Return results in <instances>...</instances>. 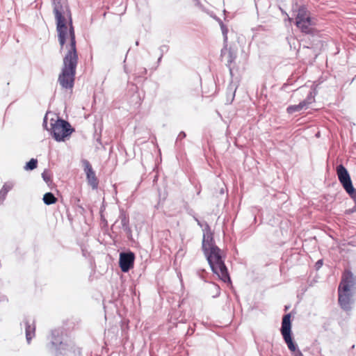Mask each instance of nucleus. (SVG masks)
I'll return each instance as SVG.
<instances>
[{
    "mask_svg": "<svg viewBox=\"0 0 356 356\" xmlns=\"http://www.w3.org/2000/svg\"><path fill=\"white\" fill-rule=\"evenodd\" d=\"M56 21V29L61 50L65 51L63 65L58 76L62 88L71 89L74 86L78 54L71 13L67 6L60 0H51Z\"/></svg>",
    "mask_w": 356,
    "mask_h": 356,
    "instance_id": "obj_1",
    "label": "nucleus"
},
{
    "mask_svg": "<svg viewBox=\"0 0 356 356\" xmlns=\"http://www.w3.org/2000/svg\"><path fill=\"white\" fill-rule=\"evenodd\" d=\"M202 249L213 273L222 282H230V277L224 263L222 251L214 244L209 231L204 234Z\"/></svg>",
    "mask_w": 356,
    "mask_h": 356,
    "instance_id": "obj_2",
    "label": "nucleus"
},
{
    "mask_svg": "<svg viewBox=\"0 0 356 356\" xmlns=\"http://www.w3.org/2000/svg\"><path fill=\"white\" fill-rule=\"evenodd\" d=\"M339 303L345 311H350L354 303L356 293V277L349 271L343 273L338 288Z\"/></svg>",
    "mask_w": 356,
    "mask_h": 356,
    "instance_id": "obj_3",
    "label": "nucleus"
},
{
    "mask_svg": "<svg viewBox=\"0 0 356 356\" xmlns=\"http://www.w3.org/2000/svg\"><path fill=\"white\" fill-rule=\"evenodd\" d=\"M51 342L55 356H76L81 353L79 348L75 347L73 342L62 330L57 329L52 331Z\"/></svg>",
    "mask_w": 356,
    "mask_h": 356,
    "instance_id": "obj_4",
    "label": "nucleus"
},
{
    "mask_svg": "<svg viewBox=\"0 0 356 356\" xmlns=\"http://www.w3.org/2000/svg\"><path fill=\"white\" fill-rule=\"evenodd\" d=\"M281 333L289 349L294 353L293 356H303L301 351L296 349V345L292 340L291 315L289 314L284 315L282 318Z\"/></svg>",
    "mask_w": 356,
    "mask_h": 356,
    "instance_id": "obj_5",
    "label": "nucleus"
},
{
    "mask_svg": "<svg viewBox=\"0 0 356 356\" xmlns=\"http://www.w3.org/2000/svg\"><path fill=\"white\" fill-rule=\"evenodd\" d=\"M296 25L303 33H312L314 22L306 8L302 6L298 8L296 17Z\"/></svg>",
    "mask_w": 356,
    "mask_h": 356,
    "instance_id": "obj_6",
    "label": "nucleus"
},
{
    "mask_svg": "<svg viewBox=\"0 0 356 356\" xmlns=\"http://www.w3.org/2000/svg\"><path fill=\"white\" fill-rule=\"evenodd\" d=\"M51 126V134L56 141L64 140L65 138L71 134L70 124L63 120L52 119Z\"/></svg>",
    "mask_w": 356,
    "mask_h": 356,
    "instance_id": "obj_7",
    "label": "nucleus"
},
{
    "mask_svg": "<svg viewBox=\"0 0 356 356\" xmlns=\"http://www.w3.org/2000/svg\"><path fill=\"white\" fill-rule=\"evenodd\" d=\"M337 174L340 183L347 193L352 197H355L356 190L353 186L350 175L346 168L343 165H338L337 167Z\"/></svg>",
    "mask_w": 356,
    "mask_h": 356,
    "instance_id": "obj_8",
    "label": "nucleus"
},
{
    "mask_svg": "<svg viewBox=\"0 0 356 356\" xmlns=\"http://www.w3.org/2000/svg\"><path fill=\"white\" fill-rule=\"evenodd\" d=\"M134 261V254L132 252L121 253L120 254V266L122 271L126 273L133 267Z\"/></svg>",
    "mask_w": 356,
    "mask_h": 356,
    "instance_id": "obj_9",
    "label": "nucleus"
},
{
    "mask_svg": "<svg viewBox=\"0 0 356 356\" xmlns=\"http://www.w3.org/2000/svg\"><path fill=\"white\" fill-rule=\"evenodd\" d=\"M83 163L84 166V171L86 174L88 183L92 187V188H96L97 187L98 182L95 173L93 171L91 165L87 160H84L83 161Z\"/></svg>",
    "mask_w": 356,
    "mask_h": 356,
    "instance_id": "obj_10",
    "label": "nucleus"
},
{
    "mask_svg": "<svg viewBox=\"0 0 356 356\" xmlns=\"http://www.w3.org/2000/svg\"><path fill=\"white\" fill-rule=\"evenodd\" d=\"M24 324L26 330V338L27 342L30 343V341L34 337L35 334V325L33 324V321H31V319H26L24 322Z\"/></svg>",
    "mask_w": 356,
    "mask_h": 356,
    "instance_id": "obj_11",
    "label": "nucleus"
},
{
    "mask_svg": "<svg viewBox=\"0 0 356 356\" xmlns=\"http://www.w3.org/2000/svg\"><path fill=\"white\" fill-rule=\"evenodd\" d=\"M42 200L44 203L47 205L53 204L57 201V198L51 193H45Z\"/></svg>",
    "mask_w": 356,
    "mask_h": 356,
    "instance_id": "obj_12",
    "label": "nucleus"
},
{
    "mask_svg": "<svg viewBox=\"0 0 356 356\" xmlns=\"http://www.w3.org/2000/svg\"><path fill=\"white\" fill-rule=\"evenodd\" d=\"M316 92L314 90H310L307 95L306 99L302 102V103H305V109L308 108V106L314 102Z\"/></svg>",
    "mask_w": 356,
    "mask_h": 356,
    "instance_id": "obj_13",
    "label": "nucleus"
},
{
    "mask_svg": "<svg viewBox=\"0 0 356 356\" xmlns=\"http://www.w3.org/2000/svg\"><path fill=\"white\" fill-rule=\"evenodd\" d=\"M302 109H305V103H302L301 102L299 104L289 106L287 108V111L289 113H293Z\"/></svg>",
    "mask_w": 356,
    "mask_h": 356,
    "instance_id": "obj_14",
    "label": "nucleus"
},
{
    "mask_svg": "<svg viewBox=\"0 0 356 356\" xmlns=\"http://www.w3.org/2000/svg\"><path fill=\"white\" fill-rule=\"evenodd\" d=\"M38 161L35 159H31L24 166L25 170H32L36 168Z\"/></svg>",
    "mask_w": 356,
    "mask_h": 356,
    "instance_id": "obj_15",
    "label": "nucleus"
},
{
    "mask_svg": "<svg viewBox=\"0 0 356 356\" xmlns=\"http://www.w3.org/2000/svg\"><path fill=\"white\" fill-rule=\"evenodd\" d=\"M15 184L13 181H6L3 185L1 190L8 194V193L13 188V187L15 186Z\"/></svg>",
    "mask_w": 356,
    "mask_h": 356,
    "instance_id": "obj_16",
    "label": "nucleus"
},
{
    "mask_svg": "<svg viewBox=\"0 0 356 356\" xmlns=\"http://www.w3.org/2000/svg\"><path fill=\"white\" fill-rule=\"evenodd\" d=\"M220 28H221V31H222V33L223 35L224 42L226 44L227 41L228 30H227V27L222 23L220 24Z\"/></svg>",
    "mask_w": 356,
    "mask_h": 356,
    "instance_id": "obj_17",
    "label": "nucleus"
},
{
    "mask_svg": "<svg viewBox=\"0 0 356 356\" xmlns=\"http://www.w3.org/2000/svg\"><path fill=\"white\" fill-rule=\"evenodd\" d=\"M7 193H6L3 191L1 189L0 190V205L3 204V201L6 198Z\"/></svg>",
    "mask_w": 356,
    "mask_h": 356,
    "instance_id": "obj_18",
    "label": "nucleus"
},
{
    "mask_svg": "<svg viewBox=\"0 0 356 356\" xmlns=\"http://www.w3.org/2000/svg\"><path fill=\"white\" fill-rule=\"evenodd\" d=\"M42 177L46 183H49V181H50V177L46 172H44L42 174Z\"/></svg>",
    "mask_w": 356,
    "mask_h": 356,
    "instance_id": "obj_19",
    "label": "nucleus"
},
{
    "mask_svg": "<svg viewBox=\"0 0 356 356\" xmlns=\"http://www.w3.org/2000/svg\"><path fill=\"white\" fill-rule=\"evenodd\" d=\"M186 137V134L184 132H181L178 136V139H182Z\"/></svg>",
    "mask_w": 356,
    "mask_h": 356,
    "instance_id": "obj_20",
    "label": "nucleus"
},
{
    "mask_svg": "<svg viewBox=\"0 0 356 356\" xmlns=\"http://www.w3.org/2000/svg\"><path fill=\"white\" fill-rule=\"evenodd\" d=\"M323 264L322 260H318L316 263V265L320 267Z\"/></svg>",
    "mask_w": 356,
    "mask_h": 356,
    "instance_id": "obj_21",
    "label": "nucleus"
},
{
    "mask_svg": "<svg viewBox=\"0 0 356 356\" xmlns=\"http://www.w3.org/2000/svg\"><path fill=\"white\" fill-rule=\"evenodd\" d=\"M122 223L123 225V226H124L127 223V221H126V218H124L122 220Z\"/></svg>",
    "mask_w": 356,
    "mask_h": 356,
    "instance_id": "obj_22",
    "label": "nucleus"
},
{
    "mask_svg": "<svg viewBox=\"0 0 356 356\" xmlns=\"http://www.w3.org/2000/svg\"><path fill=\"white\" fill-rule=\"evenodd\" d=\"M287 17H288V20H289V22H291L292 18L289 17L288 15H287Z\"/></svg>",
    "mask_w": 356,
    "mask_h": 356,
    "instance_id": "obj_23",
    "label": "nucleus"
},
{
    "mask_svg": "<svg viewBox=\"0 0 356 356\" xmlns=\"http://www.w3.org/2000/svg\"><path fill=\"white\" fill-rule=\"evenodd\" d=\"M355 210H356V208L355 209H352V210L351 211H348V212H353Z\"/></svg>",
    "mask_w": 356,
    "mask_h": 356,
    "instance_id": "obj_24",
    "label": "nucleus"
},
{
    "mask_svg": "<svg viewBox=\"0 0 356 356\" xmlns=\"http://www.w3.org/2000/svg\"><path fill=\"white\" fill-rule=\"evenodd\" d=\"M225 49V48L221 50L222 54L224 53Z\"/></svg>",
    "mask_w": 356,
    "mask_h": 356,
    "instance_id": "obj_25",
    "label": "nucleus"
},
{
    "mask_svg": "<svg viewBox=\"0 0 356 356\" xmlns=\"http://www.w3.org/2000/svg\"><path fill=\"white\" fill-rule=\"evenodd\" d=\"M46 123L47 122H46V118H45L44 120V124H46Z\"/></svg>",
    "mask_w": 356,
    "mask_h": 356,
    "instance_id": "obj_26",
    "label": "nucleus"
},
{
    "mask_svg": "<svg viewBox=\"0 0 356 356\" xmlns=\"http://www.w3.org/2000/svg\"><path fill=\"white\" fill-rule=\"evenodd\" d=\"M196 222H197V224H200V222L198 220H196Z\"/></svg>",
    "mask_w": 356,
    "mask_h": 356,
    "instance_id": "obj_27",
    "label": "nucleus"
},
{
    "mask_svg": "<svg viewBox=\"0 0 356 356\" xmlns=\"http://www.w3.org/2000/svg\"><path fill=\"white\" fill-rule=\"evenodd\" d=\"M196 222H197V224H200V222L198 220H196Z\"/></svg>",
    "mask_w": 356,
    "mask_h": 356,
    "instance_id": "obj_28",
    "label": "nucleus"
},
{
    "mask_svg": "<svg viewBox=\"0 0 356 356\" xmlns=\"http://www.w3.org/2000/svg\"><path fill=\"white\" fill-rule=\"evenodd\" d=\"M196 222H197V224H200V222L198 220H196Z\"/></svg>",
    "mask_w": 356,
    "mask_h": 356,
    "instance_id": "obj_29",
    "label": "nucleus"
}]
</instances>
